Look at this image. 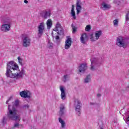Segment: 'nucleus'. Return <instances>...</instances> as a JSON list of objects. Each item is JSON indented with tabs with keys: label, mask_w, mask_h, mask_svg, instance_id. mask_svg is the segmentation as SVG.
Instances as JSON below:
<instances>
[{
	"label": "nucleus",
	"mask_w": 129,
	"mask_h": 129,
	"mask_svg": "<svg viewBox=\"0 0 129 129\" xmlns=\"http://www.w3.org/2000/svg\"><path fill=\"white\" fill-rule=\"evenodd\" d=\"M13 71H17L16 73H13ZM19 70V66L14 61H10L7 63V71L5 74L8 78H15V79H20L23 78V75L25 74V71L22 70L21 72Z\"/></svg>",
	"instance_id": "1"
},
{
	"label": "nucleus",
	"mask_w": 129,
	"mask_h": 129,
	"mask_svg": "<svg viewBox=\"0 0 129 129\" xmlns=\"http://www.w3.org/2000/svg\"><path fill=\"white\" fill-rule=\"evenodd\" d=\"M11 105H8V111L7 112V118L10 120H18L20 121L21 119L20 115H17L18 113V110L17 108H15L14 106L11 107Z\"/></svg>",
	"instance_id": "2"
},
{
	"label": "nucleus",
	"mask_w": 129,
	"mask_h": 129,
	"mask_svg": "<svg viewBox=\"0 0 129 129\" xmlns=\"http://www.w3.org/2000/svg\"><path fill=\"white\" fill-rule=\"evenodd\" d=\"M128 42V39L119 36L117 38L116 44L117 46H118V47H120V48H126Z\"/></svg>",
	"instance_id": "3"
},
{
	"label": "nucleus",
	"mask_w": 129,
	"mask_h": 129,
	"mask_svg": "<svg viewBox=\"0 0 129 129\" xmlns=\"http://www.w3.org/2000/svg\"><path fill=\"white\" fill-rule=\"evenodd\" d=\"M91 64L90 70L92 71H94L96 68L100 67L101 63H102V60H101V59L98 57H94L91 59Z\"/></svg>",
	"instance_id": "4"
},
{
	"label": "nucleus",
	"mask_w": 129,
	"mask_h": 129,
	"mask_svg": "<svg viewBox=\"0 0 129 129\" xmlns=\"http://www.w3.org/2000/svg\"><path fill=\"white\" fill-rule=\"evenodd\" d=\"M22 46L24 48H28L31 46V38L28 35H23L22 37Z\"/></svg>",
	"instance_id": "5"
},
{
	"label": "nucleus",
	"mask_w": 129,
	"mask_h": 129,
	"mask_svg": "<svg viewBox=\"0 0 129 129\" xmlns=\"http://www.w3.org/2000/svg\"><path fill=\"white\" fill-rule=\"evenodd\" d=\"M81 102L78 99L75 100V110L77 115L79 116L81 114Z\"/></svg>",
	"instance_id": "6"
},
{
	"label": "nucleus",
	"mask_w": 129,
	"mask_h": 129,
	"mask_svg": "<svg viewBox=\"0 0 129 129\" xmlns=\"http://www.w3.org/2000/svg\"><path fill=\"white\" fill-rule=\"evenodd\" d=\"M38 29V38H41L44 34L45 31V23L44 22H41L37 27Z\"/></svg>",
	"instance_id": "7"
},
{
	"label": "nucleus",
	"mask_w": 129,
	"mask_h": 129,
	"mask_svg": "<svg viewBox=\"0 0 129 129\" xmlns=\"http://www.w3.org/2000/svg\"><path fill=\"white\" fill-rule=\"evenodd\" d=\"M78 69V72L80 73V74H82L84 73L86 71V69H87V65L86 63H82L80 65Z\"/></svg>",
	"instance_id": "8"
},
{
	"label": "nucleus",
	"mask_w": 129,
	"mask_h": 129,
	"mask_svg": "<svg viewBox=\"0 0 129 129\" xmlns=\"http://www.w3.org/2000/svg\"><path fill=\"white\" fill-rule=\"evenodd\" d=\"M20 95L23 98H31V92L28 90L20 92Z\"/></svg>",
	"instance_id": "9"
},
{
	"label": "nucleus",
	"mask_w": 129,
	"mask_h": 129,
	"mask_svg": "<svg viewBox=\"0 0 129 129\" xmlns=\"http://www.w3.org/2000/svg\"><path fill=\"white\" fill-rule=\"evenodd\" d=\"M40 15L43 19L46 20V19H48V18H50V17H51V11H48L44 10L40 13Z\"/></svg>",
	"instance_id": "10"
},
{
	"label": "nucleus",
	"mask_w": 129,
	"mask_h": 129,
	"mask_svg": "<svg viewBox=\"0 0 129 129\" xmlns=\"http://www.w3.org/2000/svg\"><path fill=\"white\" fill-rule=\"evenodd\" d=\"M65 109H66L65 105L63 104H61L59 107V116H60V117H64V116L65 115Z\"/></svg>",
	"instance_id": "11"
},
{
	"label": "nucleus",
	"mask_w": 129,
	"mask_h": 129,
	"mask_svg": "<svg viewBox=\"0 0 129 129\" xmlns=\"http://www.w3.org/2000/svg\"><path fill=\"white\" fill-rule=\"evenodd\" d=\"M80 41L82 44H86V42L88 41V37H87V34L86 33H83L81 35Z\"/></svg>",
	"instance_id": "12"
},
{
	"label": "nucleus",
	"mask_w": 129,
	"mask_h": 129,
	"mask_svg": "<svg viewBox=\"0 0 129 129\" xmlns=\"http://www.w3.org/2000/svg\"><path fill=\"white\" fill-rule=\"evenodd\" d=\"M76 10H77V14L78 15L79 13L81 11V10H82V7H81V3H80V0H77V3H76Z\"/></svg>",
	"instance_id": "13"
},
{
	"label": "nucleus",
	"mask_w": 129,
	"mask_h": 129,
	"mask_svg": "<svg viewBox=\"0 0 129 129\" xmlns=\"http://www.w3.org/2000/svg\"><path fill=\"white\" fill-rule=\"evenodd\" d=\"M11 28V25L5 24L2 25L1 30L3 32H9L10 31V28Z\"/></svg>",
	"instance_id": "14"
},
{
	"label": "nucleus",
	"mask_w": 129,
	"mask_h": 129,
	"mask_svg": "<svg viewBox=\"0 0 129 129\" xmlns=\"http://www.w3.org/2000/svg\"><path fill=\"white\" fill-rule=\"evenodd\" d=\"M71 38H68L65 42L64 48L65 49H69L70 47H71Z\"/></svg>",
	"instance_id": "15"
},
{
	"label": "nucleus",
	"mask_w": 129,
	"mask_h": 129,
	"mask_svg": "<svg viewBox=\"0 0 129 129\" xmlns=\"http://www.w3.org/2000/svg\"><path fill=\"white\" fill-rule=\"evenodd\" d=\"M60 90L61 91V98L63 100H65V99H66V93H65V90H64V88L60 87Z\"/></svg>",
	"instance_id": "16"
},
{
	"label": "nucleus",
	"mask_w": 129,
	"mask_h": 129,
	"mask_svg": "<svg viewBox=\"0 0 129 129\" xmlns=\"http://www.w3.org/2000/svg\"><path fill=\"white\" fill-rule=\"evenodd\" d=\"M52 20H51V19H48L46 21L47 29H48V30H50V29H51V27H52Z\"/></svg>",
	"instance_id": "17"
},
{
	"label": "nucleus",
	"mask_w": 129,
	"mask_h": 129,
	"mask_svg": "<svg viewBox=\"0 0 129 129\" xmlns=\"http://www.w3.org/2000/svg\"><path fill=\"white\" fill-rule=\"evenodd\" d=\"M58 121L61 124V128H65V126H66V123H65V121H64L61 117L58 118Z\"/></svg>",
	"instance_id": "18"
},
{
	"label": "nucleus",
	"mask_w": 129,
	"mask_h": 129,
	"mask_svg": "<svg viewBox=\"0 0 129 129\" xmlns=\"http://www.w3.org/2000/svg\"><path fill=\"white\" fill-rule=\"evenodd\" d=\"M101 8L102 10H103V11H105V10H107V9H109V6H108L107 4H105V3L103 2L101 4Z\"/></svg>",
	"instance_id": "19"
},
{
	"label": "nucleus",
	"mask_w": 129,
	"mask_h": 129,
	"mask_svg": "<svg viewBox=\"0 0 129 129\" xmlns=\"http://www.w3.org/2000/svg\"><path fill=\"white\" fill-rule=\"evenodd\" d=\"M71 16L73 17L74 20H76V15L75 14V11H74V5H72L71 10Z\"/></svg>",
	"instance_id": "20"
},
{
	"label": "nucleus",
	"mask_w": 129,
	"mask_h": 129,
	"mask_svg": "<svg viewBox=\"0 0 129 129\" xmlns=\"http://www.w3.org/2000/svg\"><path fill=\"white\" fill-rule=\"evenodd\" d=\"M102 34V32L101 31H96L95 33V38L96 39L98 40V39H99V37H100L101 36V34Z\"/></svg>",
	"instance_id": "21"
},
{
	"label": "nucleus",
	"mask_w": 129,
	"mask_h": 129,
	"mask_svg": "<svg viewBox=\"0 0 129 129\" xmlns=\"http://www.w3.org/2000/svg\"><path fill=\"white\" fill-rule=\"evenodd\" d=\"M91 80V77H90V75H88V76H86V78H85L84 83H89V82H90Z\"/></svg>",
	"instance_id": "22"
},
{
	"label": "nucleus",
	"mask_w": 129,
	"mask_h": 129,
	"mask_svg": "<svg viewBox=\"0 0 129 129\" xmlns=\"http://www.w3.org/2000/svg\"><path fill=\"white\" fill-rule=\"evenodd\" d=\"M4 23L7 25H11L12 23V20L10 18H7L4 20Z\"/></svg>",
	"instance_id": "23"
},
{
	"label": "nucleus",
	"mask_w": 129,
	"mask_h": 129,
	"mask_svg": "<svg viewBox=\"0 0 129 129\" xmlns=\"http://www.w3.org/2000/svg\"><path fill=\"white\" fill-rule=\"evenodd\" d=\"M57 34H58V36H64V29L63 28L59 29Z\"/></svg>",
	"instance_id": "24"
},
{
	"label": "nucleus",
	"mask_w": 129,
	"mask_h": 129,
	"mask_svg": "<svg viewBox=\"0 0 129 129\" xmlns=\"http://www.w3.org/2000/svg\"><path fill=\"white\" fill-rule=\"evenodd\" d=\"M90 39L91 42H95V41H97L96 37H94L93 36V34H90Z\"/></svg>",
	"instance_id": "25"
},
{
	"label": "nucleus",
	"mask_w": 129,
	"mask_h": 129,
	"mask_svg": "<svg viewBox=\"0 0 129 129\" xmlns=\"http://www.w3.org/2000/svg\"><path fill=\"white\" fill-rule=\"evenodd\" d=\"M20 125H21V124H20L19 122H16L14 123L13 127H12V128H16V127H17L18 128H19V127H20Z\"/></svg>",
	"instance_id": "26"
},
{
	"label": "nucleus",
	"mask_w": 129,
	"mask_h": 129,
	"mask_svg": "<svg viewBox=\"0 0 129 129\" xmlns=\"http://www.w3.org/2000/svg\"><path fill=\"white\" fill-rule=\"evenodd\" d=\"M91 30V26L90 25H87L85 27V31L86 32H89Z\"/></svg>",
	"instance_id": "27"
},
{
	"label": "nucleus",
	"mask_w": 129,
	"mask_h": 129,
	"mask_svg": "<svg viewBox=\"0 0 129 129\" xmlns=\"http://www.w3.org/2000/svg\"><path fill=\"white\" fill-rule=\"evenodd\" d=\"M63 78L64 79V80L63 81L64 82H66V81H68V80H69L70 76L68 75H67L63 76Z\"/></svg>",
	"instance_id": "28"
},
{
	"label": "nucleus",
	"mask_w": 129,
	"mask_h": 129,
	"mask_svg": "<svg viewBox=\"0 0 129 129\" xmlns=\"http://www.w3.org/2000/svg\"><path fill=\"white\" fill-rule=\"evenodd\" d=\"M113 25L115 27H117L118 26V20L115 19L113 21Z\"/></svg>",
	"instance_id": "29"
},
{
	"label": "nucleus",
	"mask_w": 129,
	"mask_h": 129,
	"mask_svg": "<svg viewBox=\"0 0 129 129\" xmlns=\"http://www.w3.org/2000/svg\"><path fill=\"white\" fill-rule=\"evenodd\" d=\"M72 29H73V33H76V31L77 30V27H75L74 26V24H72Z\"/></svg>",
	"instance_id": "30"
},
{
	"label": "nucleus",
	"mask_w": 129,
	"mask_h": 129,
	"mask_svg": "<svg viewBox=\"0 0 129 129\" xmlns=\"http://www.w3.org/2000/svg\"><path fill=\"white\" fill-rule=\"evenodd\" d=\"M18 60L19 64L22 66L23 65V59H22L20 56L18 57Z\"/></svg>",
	"instance_id": "31"
},
{
	"label": "nucleus",
	"mask_w": 129,
	"mask_h": 129,
	"mask_svg": "<svg viewBox=\"0 0 129 129\" xmlns=\"http://www.w3.org/2000/svg\"><path fill=\"white\" fill-rule=\"evenodd\" d=\"M58 30H60L61 29H63V27L61 26L60 24H59V23H57L56 24V25L55 26Z\"/></svg>",
	"instance_id": "32"
},
{
	"label": "nucleus",
	"mask_w": 129,
	"mask_h": 129,
	"mask_svg": "<svg viewBox=\"0 0 129 129\" xmlns=\"http://www.w3.org/2000/svg\"><path fill=\"white\" fill-rule=\"evenodd\" d=\"M29 107H30V105L28 104H25L23 106V108L24 109H29Z\"/></svg>",
	"instance_id": "33"
},
{
	"label": "nucleus",
	"mask_w": 129,
	"mask_h": 129,
	"mask_svg": "<svg viewBox=\"0 0 129 129\" xmlns=\"http://www.w3.org/2000/svg\"><path fill=\"white\" fill-rule=\"evenodd\" d=\"M19 100H15V102H14V106H18L19 105Z\"/></svg>",
	"instance_id": "34"
},
{
	"label": "nucleus",
	"mask_w": 129,
	"mask_h": 129,
	"mask_svg": "<svg viewBox=\"0 0 129 129\" xmlns=\"http://www.w3.org/2000/svg\"><path fill=\"white\" fill-rule=\"evenodd\" d=\"M48 46L49 48H52L53 47V43H50V41L48 42Z\"/></svg>",
	"instance_id": "35"
},
{
	"label": "nucleus",
	"mask_w": 129,
	"mask_h": 129,
	"mask_svg": "<svg viewBox=\"0 0 129 129\" xmlns=\"http://www.w3.org/2000/svg\"><path fill=\"white\" fill-rule=\"evenodd\" d=\"M3 123H6L7 122V118L6 117H4L2 121Z\"/></svg>",
	"instance_id": "36"
},
{
	"label": "nucleus",
	"mask_w": 129,
	"mask_h": 129,
	"mask_svg": "<svg viewBox=\"0 0 129 129\" xmlns=\"http://www.w3.org/2000/svg\"><path fill=\"white\" fill-rule=\"evenodd\" d=\"M55 40L56 41H59V40H60V37L58 35H56L55 36Z\"/></svg>",
	"instance_id": "37"
},
{
	"label": "nucleus",
	"mask_w": 129,
	"mask_h": 129,
	"mask_svg": "<svg viewBox=\"0 0 129 129\" xmlns=\"http://www.w3.org/2000/svg\"><path fill=\"white\" fill-rule=\"evenodd\" d=\"M11 99H12V97H10L8 100L7 101L6 104H8V103H9V102L10 101V100H11Z\"/></svg>",
	"instance_id": "38"
},
{
	"label": "nucleus",
	"mask_w": 129,
	"mask_h": 129,
	"mask_svg": "<svg viewBox=\"0 0 129 129\" xmlns=\"http://www.w3.org/2000/svg\"><path fill=\"white\" fill-rule=\"evenodd\" d=\"M53 31H54L55 32H57L59 31V29L55 27V29H53Z\"/></svg>",
	"instance_id": "39"
},
{
	"label": "nucleus",
	"mask_w": 129,
	"mask_h": 129,
	"mask_svg": "<svg viewBox=\"0 0 129 129\" xmlns=\"http://www.w3.org/2000/svg\"><path fill=\"white\" fill-rule=\"evenodd\" d=\"M97 97H100V96H101V95H100V94H97Z\"/></svg>",
	"instance_id": "40"
},
{
	"label": "nucleus",
	"mask_w": 129,
	"mask_h": 129,
	"mask_svg": "<svg viewBox=\"0 0 129 129\" xmlns=\"http://www.w3.org/2000/svg\"><path fill=\"white\" fill-rule=\"evenodd\" d=\"M25 4H28V2L27 0H24Z\"/></svg>",
	"instance_id": "41"
},
{
	"label": "nucleus",
	"mask_w": 129,
	"mask_h": 129,
	"mask_svg": "<svg viewBox=\"0 0 129 129\" xmlns=\"http://www.w3.org/2000/svg\"><path fill=\"white\" fill-rule=\"evenodd\" d=\"M126 120H127V121H129V117L126 118Z\"/></svg>",
	"instance_id": "42"
},
{
	"label": "nucleus",
	"mask_w": 129,
	"mask_h": 129,
	"mask_svg": "<svg viewBox=\"0 0 129 129\" xmlns=\"http://www.w3.org/2000/svg\"><path fill=\"white\" fill-rule=\"evenodd\" d=\"M126 123H127V121H126Z\"/></svg>",
	"instance_id": "43"
}]
</instances>
